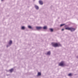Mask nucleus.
<instances>
[{"label":"nucleus","mask_w":78,"mask_h":78,"mask_svg":"<svg viewBox=\"0 0 78 78\" xmlns=\"http://www.w3.org/2000/svg\"><path fill=\"white\" fill-rule=\"evenodd\" d=\"M3 0H2V2L3 1Z\"/></svg>","instance_id":"a211bd4d"},{"label":"nucleus","mask_w":78,"mask_h":78,"mask_svg":"<svg viewBox=\"0 0 78 78\" xmlns=\"http://www.w3.org/2000/svg\"><path fill=\"white\" fill-rule=\"evenodd\" d=\"M65 25V24H61L60 25V27H62V26H63L64 25Z\"/></svg>","instance_id":"dca6fc26"},{"label":"nucleus","mask_w":78,"mask_h":78,"mask_svg":"<svg viewBox=\"0 0 78 78\" xmlns=\"http://www.w3.org/2000/svg\"><path fill=\"white\" fill-rule=\"evenodd\" d=\"M51 53H50V51H49L47 53V55H50Z\"/></svg>","instance_id":"0eeeda50"},{"label":"nucleus","mask_w":78,"mask_h":78,"mask_svg":"<svg viewBox=\"0 0 78 78\" xmlns=\"http://www.w3.org/2000/svg\"><path fill=\"white\" fill-rule=\"evenodd\" d=\"M64 29H62V31H64Z\"/></svg>","instance_id":"f3484780"},{"label":"nucleus","mask_w":78,"mask_h":78,"mask_svg":"<svg viewBox=\"0 0 78 78\" xmlns=\"http://www.w3.org/2000/svg\"><path fill=\"white\" fill-rule=\"evenodd\" d=\"M8 47V46H7V47Z\"/></svg>","instance_id":"6ab92c4d"},{"label":"nucleus","mask_w":78,"mask_h":78,"mask_svg":"<svg viewBox=\"0 0 78 78\" xmlns=\"http://www.w3.org/2000/svg\"><path fill=\"white\" fill-rule=\"evenodd\" d=\"M12 41H10L9 42V45H11V44H12Z\"/></svg>","instance_id":"6e6552de"},{"label":"nucleus","mask_w":78,"mask_h":78,"mask_svg":"<svg viewBox=\"0 0 78 78\" xmlns=\"http://www.w3.org/2000/svg\"><path fill=\"white\" fill-rule=\"evenodd\" d=\"M39 3L40 5H43V2L41 0H40L39 1Z\"/></svg>","instance_id":"39448f33"},{"label":"nucleus","mask_w":78,"mask_h":78,"mask_svg":"<svg viewBox=\"0 0 78 78\" xmlns=\"http://www.w3.org/2000/svg\"><path fill=\"white\" fill-rule=\"evenodd\" d=\"M68 76H72V73H70L68 74Z\"/></svg>","instance_id":"9d476101"},{"label":"nucleus","mask_w":78,"mask_h":78,"mask_svg":"<svg viewBox=\"0 0 78 78\" xmlns=\"http://www.w3.org/2000/svg\"><path fill=\"white\" fill-rule=\"evenodd\" d=\"M66 30H70L71 31H73L75 30V29L73 27H66L65 28Z\"/></svg>","instance_id":"f03ea898"},{"label":"nucleus","mask_w":78,"mask_h":78,"mask_svg":"<svg viewBox=\"0 0 78 78\" xmlns=\"http://www.w3.org/2000/svg\"><path fill=\"white\" fill-rule=\"evenodd\" d=\"M35 7L36 9H39V7L37 6V5H35Z\"/></svg>","instance_id":"423d86ee"},{"label":"nucleus","mask_w":78,"mask_h":78,"mask_svg":"<svg viewBox=\"0 0 78 78\" xmlns=\"http://www.w3.org/2000/svg\"><path fill=\"white\" fill-rule=\"evenodd\" d=\"M10 72L11 73L13 71V69H10L9 70Z\"/></svg>","instance_id":"ddd939ff"},{"label":"nucleus","mask_w":78,"mask_h":78,"mask_svg":"<svg viewBox=\"0 0 78 78\" xmlns=\"http://www.w3.org/2000/svg\"><path fill=\"white\" fill-rule=\"evenodd\" d=\"M51 44L53 47H59L61 46V44H58V43H52Z\"/></svg>","instance_id":"f257e3e1"},{"label":"nucleus","mask_w":78,"mask_h":78,"mask_svg":"<svg viewBox=\"0 0 78 78\" xmlns=\"http://www.w3.org/2000/svg\"><path fill=\"white\" fill-rule=\"evenodd\" d=\"M28 27L29 28H30V29H31V26H28Z\"/></svg>","instance_id":"2eb2a0df"},{"label":"nucleus","mask_w":78,"mask_h":78,"mask_svg":"<svg viewBox=\"0 0 78 78\" xmlns=\"http://www.w3.org/2000/svg\"><path fill=\"white\" fill-rule=\"evenodd\" d=\"M65 65L64 62L63 61L61 62L59 64V66H64Z\"/></svg>","instance_id":"7ed1b4c3"},{"label":"nucleus","mask_w":78,"mask_h":78,"mask_svg":"<svg viewBox=\"0 0 78 78\" xmlns=\"http://www.w3.org/2000/svg\"><path fill=\"white\" fill-rule=\"evenodd\" d=\"M38 75L39 76H40V75H41V73L40 72H38Z\"/></svg>","instance_id":"f8f14e48"},{"label":"nucleus","mask_w":78,"mask_h":78,"mask_svg":"<svg viewBox=\"0 0 78 78\" xmlns=\"http://www.w3.org/2000/svg\"><path fill=\"white\" fill-rule=\"evenodd\" d=\"M47 28V26H44L43 27V29L44 30H46Z\"/></svg>","instance_id":"9b49d317"},{"label":"nucleus","mask_w":78,"mask_h":78,"mask_svg":"<svg viewBox=\"0 0 78 78\" xmlns=\"http://www.w3.org/2000/svg\"><path fill=\"white\" fill-rule=\"evenodd\" d=\"M36 28H37V30H41L42 27H37Z\"/></svg>","instance_id":"20e7f679"},{"label":"nucleus","mask_w":78,"mask_h":78,"mask_svg":"<svg viewBox=\"0 0 78 78\" xmlns=\"http://www.w3.org/2000/svg\"><path fill=\"white\" fill-rule=\"evenodd\" d=\"M49 30L51 32H53V29L50 28Z\"/></svg>","instance_id":"1a4fd4ad"},{"label":"nucleus","mask_w":78,"mask_h":78,"mask_svg":"<svg viewBox=\"0 0 78 78\" xmlns=\"http://www.w3.org/2000/svg\"><path fill=\"white\" fill-rule=\"evenodd\" d=\"M25 27H24V26H23L22 27V28H21V29H22V30H24V29H25Z\"/></svg>","instance_id":"4468645a"}]
</instances>
